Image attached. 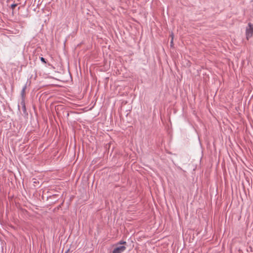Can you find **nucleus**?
I'll return each mask as SVG.
<instances>
[{
	"mask_svg": "<svg viewBox=\"0 0 253 253\" xmlns=\"http://www.w3.org/2000/svg\"><path fill=\"white\" fill-rule=\"evenodd\" d=\"M246 38L247 40L252 37L253 35V25L251 23H249L246 31Z\"/></svg>",
	"mask_w": 253,
	"mask_h": 253,
	"instance_id": "1",
	"label": "nucleus"
},
{
	"mask_svg": "<svg viewBox=\"0 0 253 253\" xmlns=\"http://www.w3.org/2000/svg\"><path fill=\"white\" fill-rule=\"evenodd\" d=\"M126 249V247L124 246H116V247L112 251V253H122Z\"/></svg>",
	"mask_w": 253,
	"mask_h": 253,
	"instance_id": "2",
	"label": "nucleus"
},
{
	"mask_svg": "<svg viewBox=\"0 0 253 253\" xmlns=\"http://www.w3.org/2000/svg\"><path fill=\"white\" fill-rule=\"evenodd\" d=\"M123 244H126V242L123 241H121L116 245V246H118V245L120 246L121 245H123Z\"/></svg>",
	"mask_w": 253,
	"mask_h": 253,
	"instance_id": "3",
	"label": "nucleus"
},
{
	"mask_svg": "<svg viewBox=\"0 0 253 253\" xmlns=\"http://www.w3.org/2000/svg\"><path fill=\"white\" fill-rule=\"evenodd\" d=\"M16 6L17 4H12L11 5L10 7L13 10Z\"/></svg>",
	"mask_w": 253,
	"mask_h": 253,
	"instance_id": "4",
	"label": "nucleus"
},
{
	"mask_svg": "<svg viewBox=\"0 0 253 253\" xmlns=\"http://www.w3.org/2000/svg\"><path fill=\"white\" fill-rule=\"evenodd\" d=\"M33 180H34L33 183H34V186H36V185H35V184H37V183H39V181H37V179H34Z\"/></svg>",
	"mask_w": 253,
	"mask_h": 253,
	"instance_id": "5",
	"label": "nucleus"
},
{
	"mask_svg": "<svg viewBox=\"0 0 253 253\" xmlns=\"http://www.w3.org/2000/svg\"><path fill=\"white\" fill-rule=\"evenodd\" d=\"M41 60L43 63H46L44 58L43 57H41Z\"/></svg>",
	"mask_w": 253,
	"mask_h": 253,
	"instance_id": "6",
	"label": "nucleus"
},
{
	"mask_svg": "<svg viewBox=\"0 0 253 253\" xmlns=\"http://www.w3.org/2000/svg\"><path fill=\"white\" fill-rule=\"evenodd\" d=\"M170 36H171V40L170 43H171V44H172V43H173V35H172V34H171V35H170Z\"/></svg>",
	"mask_w": 253,
	"mask_h": 253,
	"instance_id": "7",
	"label": "nucleus"
},
{
	"mask_svg": "<svg viewBox=\"0 0 253 253\" xmlns=\"http://www.w3.org/2000/svg\"><path fill=\"white\" fill-rule=\"evenodd\" d=\"M26 88V86H25L23 87V89H22V93H23H23H24V92H25V90Z\"/></svg>",
	"mask_w": 253,
	"mask_h": 253,
	"instance_id": "8",
	"label": "nucleus"
}]
</instances>
